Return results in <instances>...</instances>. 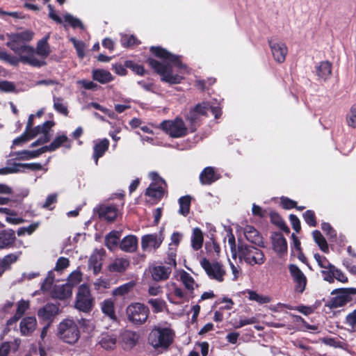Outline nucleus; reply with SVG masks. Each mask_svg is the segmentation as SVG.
I'll use <instances>...</instances> for the list:
<instances>
[{"instance_id":"nucleus-44","label":"nucleus","mask_w":356,"mask_h":356,"mask_svg":"<svg viewBox=\"0 0 356 356\" xmlns=\"http://www.w3.org/2000/svg\"><path fill=\"white\" fill-rule=\"evenodd\" d=\"M192 247L194 250H199L202 248L203 243V234L198 228L193 229L191 238Z\"/></svg>"},{"instance_id":"nucleus-34","label":"nucleus","mask_w":356,"mask_h":356,"mask_svg":"<svg viewBox=\"0 0 356 356\" xmlns=\"http://www.w3.org/2000/svg\"><path fill=\"white\" fill-rule=\"evenodd\" d=\"M99 343L105 350H112L115 347L116 338L112 334H102Z\"/></svg>"},{"instance_id":"nucleus-14","label":"nucleus","mask_w":356,"mask_h":356,"mask_svg":"<svg viewBox=\"0 0 356 356\" xmlns=\"http://www.w3.org/2000/svg\"><path fill=\"white\" fill-rule=\"evenodd\" d=\"M274 60L277 63H282L285 60L288 52L286 45L282 42H277L273 40L268 41Z\"/></svg>"},{"instance_id":"nucleus-25","label":"nucleus","mask_w":356,"mask_h":356,"mask_svg":"<svg viewBox=\"0 0 356 356\" xmlns=\"http://www.w3.org/2000/svg\"><path fill=\"white\" fill-rule=\"evenodd\" d=\"M58 313V307L55 304H47L38 312V316L43 320H50Z\"/></svg>"},{"instance_id":"nucleus-42","label":"nucleus","mask_w":356,"mask_h":356,"mask_svg":"<svg viewBox=\"0 0 356 356\" xmlns=\"http://www.w3.org/2000/svg\"><path fill=\"white\" fill-rule=\"evenodd\" d=\"M243 233L246 239L251 243H257L259 241L260 236L254 227L247 225L245 228H244Z\"/></svg>"},{"instance_id":"nucleus-41","label":"nucleus","mask_w":356,"mask_h":356,"mask_svg":"<svg viewBox=\"0 0 356 356\" xmlns=\"http://www.w3.org/2000/svg\"><path fill=\"white\" fill-rule=\"evenodd\" d=\"M53 102H54V106H53L56 112H58L65 116H67L68 115L67 105L64 102L63 98L54 95L53 96Z\"/></svg>"},{"instance_id":"nucleus-54","label":"nucleus","mask_w":356,"mask_h":356,"mask_svg":"<svg viewBox=\"0 0 356 356\" xmlns=\"http://www.w3.org/2000/svg\"><path fill=\"white\" fill-rule=\"evenodd\" d=\"M64 19L66 22L69 23L74 29L80 28L81 29H84V26L81 21L79 19L76 18L70 14H66L64 16Z\"/></svg>"},{"instance_id":"nucleus-18","label":"nucleus","mask_w":356,"mask_h":356,"mask_svg":"<svg viewBox=\"0 0 356 356\" xmlns=\"http://www.w3.org/2000/svg\"><path fill=\"white\" fill-rule=\"evenodd\" d=\"M168 298L170 302L175 304H181L188 301L187 294L175 284H172Z\"/></svg>"},{"instance_id":"nucleus-2","label":"nucleus","mask_w":356,"mask_h":356,"mask_svg":"<svg viewBox=\"0 0 356 356\" xmlns=\"http://www.w3.org/2000/svg\"><path fill=\"white\" fill-rule=\"evenodd\" d=\"M209 110L211 111L216 119L221 116L222 111L219 103L211 104L209 102H202L189 111L186 116V121L189 124L188 129L191 132L196 131L200 126L201 117L207 115Z\"/></svg>"},{"instance_id":"nucleus-49","label":"nucleus","mask_w":356,"mask_h":356,"mask_svg":"<svg viewBox=\"0 0 356 356\" xmlns=\"http://www.w3.org/2000/svg\"><path fill=\"white\" fill-rule=\"evenodd\" d=\"M123 340L127 345V348H133L138 340V335L133 332H126L124 334Z\"/></svg>"},{"instance_id":"nucleus-29","label":"nucleus","mask_w":356,"mask_h":356,"mask_svg":"<svg viewBox=\"0 0 356 356\" xmlns=\"http://www.w3.org/2000/svg\"><path fill=\"white\" fill-rule=\"evenodd\" d=\"M49 34L47 35L42 39L38 41L35 51L38 55L45 59L50 54V47L48 44Z\"/></svg>"},{"instance_id":"nucleus-47","label":"nucleus","mask_w":356,"mask_h":356,"mask_svg":"<svg viewBox=\"0 0 356 356\" xmlns=\"http://www.w3.org/2000/svg\"><path fill=\"white\" fill-rule=\"evenodd\" d=\"M120 234L118 232H111L106 236L105 239V243L106 247L110 249H114L120 240Z\"/></svg>"},{"instance_id":"nucleus-38","label":"nucleus","mask_w":356,"mask_h":356,"mask_svg":"<svg viewBox=\"0 0 356 356\" xmlns=\"http://www.w3.org/2000/svg\"><path fill=\"white\" fill-rule=\"evenodd\" d=\"M179 275L180 277V280L181 281L186 289L192 292L194 290L195 287L197 286V284L193 277L189 273L184 270H181L179 273Z\"/></svg>"},{"instance_id":"nucleus-30","label":"nucleus","mask_w":356,"mask_h":356,"mask_svg":"<svg viewBox=\"0 0 356 356\" xmlns=\"http://www.w3.org/2000/svg\"><path fill=\"white\" fill-rule=\"evenodd\" d=\"M20 345V340L14 339L11 342H3L0 345V356H8L9 353L13 350L16 352Z\"/></svg>"},{"instance_id":"nucleus-62","label":"nucleus","mask_w":356,"mask_h":356,"mask_svg":"<svg viewBox=\"0 0 356 356\" xmlns=\"http://www.w3.org/2000/svg\"><path fill=\"white\" fill-rule=\"evenodd\" d=\"M322 229L330 240L334 241L337 238V232L330 224H323Z\"/></svg>"},{"instance_id":"nucleus-3","label":"nucleus","mask_w":356,"mask_h":356,"mask_svg":"<svg viewBox=\"0 0 356 356\" xmlns=\"http://www.w3.org/2000/svg\"><path fill=\"white\" fill-rule=\"evenodd\" d=\"M58 336L65 343L74 345L80 339L78 325L72 318H65L58 326Z\"/></svg>"},{"instance_id":"nucleus-48","label":"nucleus","mask_w":356,"mask_h":356,"mask_svg":"<svg viewBox=\"0 0 356 356\" xmlns=\"http://www.w3.org/2000/svg\"><path fill=\"white\" fill-rule=\"evenodd\" d=\"M134 286L135 283L134 282H129L116 288L113 291L112 294L115 296H125L131 291Z\"/></svg>"},{"instance_id":"nucleus-53","label":"nucleus","mask_w":356,"mask_h":356,"mask_svg":"<svg viewBox=\"0 0 356 356\" xmlns=\"http://www.w3.org/2000/svg\"><path fill=\"white\" fill-rule=\"evenodd\" d=\"M82 280V273L76 270L73 271L68 277L67 284L70 286L78 284Z\"/></svg>"},{"instance_id":"nucleus-33","label":"nucleus","mask_w":356,"mask_h":356,"mask_svg":"<svg viewBox=\"0 0 356 356\" xmlns=\"http://www.w3.org/2000/svg\"><path fill=\"white\" fill-rule=\"evenodd\" d=\"M245 293L248 295L249 300L255 301L260 305L269 303L271 301V298L268 296L259 294L253 290L248 289Z\"/></svg>"},{"instance_id":"nucleus-46","label":"nucleus","mask_w":356,"mask_h":356,"mask_svg":"<svg viewBox=\"0 0 356 356\" xmlns=\"http://www.w3.org/2000/svg\"><path fill=\"white\" fill-rule=\"evenodd\" d=\"M191 197L186 195L179 199V213L183 216L188 214L190 211Z\"/></svg>"},{"instance_id":"nucleus-55","label":"nucleus","mask_w":356,"mask_h":356,"mask_svg":"<svg viewBox=\"0 0 356 356\" xmlns=\"http://www.w3.org/2000/svg\"><path fill=\"white\" fill-rule=\"evenodd\" d=\"M125 67L131 69L133 72L138 75H143L145 72V70L142 65L137 64L131 60L126 61Z\"/></svg>"},{"instance_id":"nucleus-32","label":"nucleus","mask_w":356,"mask_h":356,"mask_svg":"<svg viewBox=\"0 0 356 356\" xmlns=\"http://www.w3.org/2000/svg\"><path fill=\"white\" fill-rule=\"evenodd\" d=\"M54 125V122L53 121H46L42 124L38 125L31 130V136L35 137L38 134H42V136H47L50 137L49 131Z\"/></svg>"},{"instance_id":"nucleus-15","label":"nucleus","mask_w":356,"mask_h":356,"mask_svg":"<svg viewBox=\"0 0 356 356\" xmlns=\"http://www.w3.org/2000/svg\"><path fill=\"white\" fill-rule=\"evenodd\" d=\"M163 241L161 234H147L142 238L141 246L142 249L146 252L157 249Z\"/></svg>"},{"instance_id":"nucleus-40","label":"nucleus","mask_w":356,"mask_h":356,"mask_svg":"<svg viewBox=\"0 0 356 356\" xmlns=\"http://www.w3.org/2000/svg\"><path fill=\"white\" fill-rule=\"evenodd\" d=\"M72 294V290L70 286L67 284H63L61 286H57L54 289V296L56 298L63 300L70 297Z\"/></svg>"},{"instance_id":"nucleus-50","label":"nucleus","mask_w":356,"mask_h":356,"mask_svg":"<svg viewBox=\"0 0 356 356\" xmlns=\"http://www.w3.org/2000/svg\"><path fill=\"white\" fill-rule=\"evenodd\" d=\"M147 302L152 306V310L155 313L162 312L165 305V301L161 298H151Z\"/></svg>"},{"instance_id":"nucleus-10","label":"nucleus","mask_w":356,"mask_h":356,"mask_svg":"<svg viewBox=\"0 0 356 356\" xmlns=\"http://www.w3.org/2000/svg\"><path fill=\"white\" fill-rule=\"evenodd\" d=\"M149 314V308L139 302L131 304L127 309L128 319L136 325H142L145 323Z\"/></svg>"},{"instance_id":"nucleus-19","label":"nucleus","mask_w":356,"mask_h":356,"mask_svg":"<svg viewBox=\"0 0 356 356\" xmlns=\"http://www.w3.org/2000/svg\"><path fill=\"white\" fill-rule=\"evenodd\" d=\"M92 159L95 165L98 164V160L102 157L109 147V140L107 138H103L99 140L94 141Z\"/></svg>"},{"instance_id":"nucleus-39","label":"nucleus","mask_w":356,"mask_h":356,"mask_svg":"<svg viewBox=\"0 0 356 356\" xmlns=\"http://www.w3.org/2000/svg\"><path fill=\"white\" fill-rule=\"evenodd\" d=\"M29 307V301L22 300L18 302L15 315L8 321V324L11 325L16 322L27 310Z\"/></svg>"},{"instance_id":"nucleus-22","label":"nucleus","mask_w":356,"mask_h":356,"mask_svg":"<svg viewBox=\"0 0 356 356\" xmlns=\"http://www.w3.org/2000/svg\"><path fill=\"white\" fill-rule=\"evenodd\" d=\"M129 259L124 257L115 258L108 265V270L113 273H123L129 266Z\"/></svg>"},{"instance_id":"nucleus-64","label":"nucleus","mask_w":356,"mask_h":356,"mask_svg":"<svg viewBox=\"0 0 356 356\" xmlns=\"http://www.w3.org/2000/svg\"><path fill=\"white\" fill-rule=\"evenodd\" d=\"M346 323L355 330L356 327V309L346 316Z\"/></svg>"},{"instance_id":"nucleus-6","label":"nucleus","mask_w":356,"mask_h":356,"mask_svg":"<svg viewBox=\"0 0 356 356\" xmlns=\"http://www.w3.org/2000/svg\"><path fill=\"white\" fill-rule=\"evenodd\" d=\"M238 258L250 266H261L264 264L266 257L262 250L252 245H241L238 246Z\"/></svg>"},{"instance_id":"nucleus-9","label":"nucleus","mask_w":356,"mask_h":356,"mask_svg":"<svg viewBox=\"0 0 356 356\" xmlns=\"http://www.w3.org/2000/svg\"><path fill=\"white\" fill-rule=\"evenodd\" d=\"M160 127L172 138H181L188 134V128L179 118L174 120H164L161 123Z\"/></svg>"},{"instance_id":"nucleus-35","label":"nucleus","mask_w":356,"mask_h":356,"mask_svg":"<svg viewBox=\"0 0 356 356\" xmlns=\"http://www.w3.org/2000/svg\"><path fill=\"white\" fill-rule=\"evenodd\" d=\"M101 309L102 312L106 315L110 319L115 320L116 316L115 312L114 302L111 299L104 300L101 303Z\"/></svg>"},{"instance_id":"nucleus-28","label":"nucleus","mask_w":356,"mask_h":356,"mask_svg":"<svg viewBox=\"0 0 356 356\" xmlns=\"http://www.w3.org/2000/svg\"><path fill=\"white\" fill-rule=\"evenodd\" d=\"M92 79L102 84H105L113 80V76L107 70L97 69L92 70Z\"/></svg>"},{"instance_id":"nucleus-7","label":"nucleus","mask_w":356,"mask_h":356,"mask_svg":"<svg viewBox=\"0 0 356 356\" xmlns=\"http://www.w3.org/2000/svg\"><path fill=\"white\" fill-rule=\"evenodd\" d=\"M152 183L146 189L145 195L154 200H161L165 195L167 184L156 172H151L149 174Z\"/></svg>"},{"instance_id":"nucleus-1","label":"nucleus","mask_w":356,"mask_h":356,"mask_svg":"<svg viewBox=\"0 0 356 356\" xmlns=\"http://www.w3.org/2000/svg\"><path fill=\"white\" fill-rule=\"evenodd\" d=\"M150 51L162 59L161 62L155 59L148 60L149 65L161 75V81L170 85L181 83L183 75L188 72V67L180 60V56L159 47H151Z\"/></svg>"},{"instance_id":"nucleus-51","label":"nucleus","mask_w":356,"mask_h":356,"mask_svg":"<svg viewBox=\"0 0 356 356\" xmlns=\"http://www.w3.org/2000/svg\"><path fill=\"white\" fill-rule=\"evenodd\" d=\"M0 213L6 216V220L8 222H22L17 218V214L13 211L7 208H0Z\"/></svg>"},{"instance_id":"nucleus-59","label":"nucleus","mask_w":356,"mask_h":356,"mask_svg":"<svg viewBox=\"0 0 356 356\" xmlns=\"http://www.w3.org/2000/svg\"><path fill=\"white\" fill-rule=\"evenodd\" d=\"M330 270H331V273L334 275V278H336L338 281L343 283L348 282L346 275L334 266H332Z\"/></svg>"},{"instance_id":"nucleus-21","label":"nucleus","mask_w":356,"mask_h":356,"mask_svg":"<svg viewBox=\"0 0 356 356\" xmlns=\"http://www.w3.org/2000/svg\"><path fill=\"white\" fill-rule=\"evenodd\" d=\"M219 179L218 175L213 167H206L200 175V183L203 185H210Z\"/></svg>"},{"instance_id":"nucleus-60","label":"nucleus","mask_w":356,"mask_h":356,"mask_svg":"<svg viewBox=\"0 0 356 356\" xmlns=\"http://www.w3.org/2000/svg\"><path fill=\"white\" fill-rule=\"evenodd\" d=\"M136 38L134 35H122L120 42L124 47H131L136 43Z\"/></svg>"},{"instance_id":"nucleus-12","label":"nucleus","mask_w":356,"mask_h":356,"mask_svg":"<svg viewBox=\"0 0 356 356\" xmlns=\"http://www.w3.org/2000/svg\"><path fill=\"white\" fill-rule=\"evenodd\" d=\"M356 294L355 288L342 289L336 292L328 306L331 308H337L345 305L351 300V296Z\"/></svg>"},{"instance_id":"nucleus-45","label":"nucleus","mask_w":356,"mask_h":356,"mask_svg":"<svg viewBox=\"0 0 356 356\" xmlns=\"http://www.w3.org/2000/svg\"><path fill=\"white\" fill-rule=\"evenodd\" d=\"M69 141L67 136L65 134H62L58 136L55 138V139L50 143V148L55 151L61 145H64V146L67 148H71V145L70 143L65 144Z\"/></svg>"},{"instance_id":"nucleus-5","label":"nucleus","mask_w":356,"mask_h":356,"mask_svg":"<svg viewBox=\"0 0 356 356\" xmlns=\"http://www.w3.org/2000/svg\"><path fill=\"white\" fill-rule=\"evenodd\" d=\"M175 333L170 328H154L148 337L149 343L155 348H168L173 341Z\"/></svg>"},{"instance_id":"nucleus-11","label":"nucleus","mask_w":356,"mask_h":356,"mask_svg":"<svg viewBox=\"0 0 356 356\" xmlns=\"http://www.w3.org/2000/svg\"><path fill=\"white\" fill-rule=\"evenodd\" d=\"M200 264L210 278L218 282L223 281L225 270L221 264L218 262H211L205 258L200 261Z\"/></svg>"},{"instance_id":"nucleus-23","label":"nucleus","mask_w":356,"mask_h":356,"mask_svg":"<svg viewBox=\"0 0 356 356\" xmlns=\"http://www.w3.org/2000/svg\"><path fill=\"white\" fill-rule=\"evenodd\" d=\"M104 250H95L89 259V268L92 270L95 275L98 274L102 269V260Z\"/></svg>"},{"instance_id":"nucleus-63","label":"nucleus","mask_w":356,"mask_h":356,"mask_svg":"<svg viewBox=\"0 0 356 356\" xmlns=\"http://www.w3.org/2000/svg\"><path fill=\"white\" fill-rule=\"evenodd\" d=\"M15 90V86L13 82L8 81H0V90L5 92H13Z\"/></svg>"},{"instance_id":"nucleus-17","label":"nucleus","mask_w":356,"mask_h":356,"mask_svg":"<svg viewBox=\"0 0 356 356\" xmlns=\"http://www.w3.org/2000/svg\"><path fill=\"white\" fill-rule=\"evenodd\" d=\"M28 51L24 55H21L20 60L24 64H29L31 66L40 67L46 65L44 59H39L37 58V53L35 49L31 47L29 49H26Z\"/></svg>"},{"instance_id":"nucleus-8","label":"nucleus","mask_w":356,"mask_h":356,"mask_svg":"<svg viewBox=\"0 0 356 356\" xmlns=\"http://www.w3.org/2000/svg\"><path fill=\"white\" fill-rule=\"evenodd\" d=\"M93 306V298L92 297L89 286L86 284H81L79 289L76 296L74 307L78 310L88 313L90 312Z\"/></svg>"},{"instance_id":"nucleus-43","label":"nucleus","mask_w":356,"mask_h":356,"mask_svg":"<svg viewBox=\"0 0 356 356\" xmlns=\"http://www.w3.org/2000/svg\"><path fill=\"white\" fill-rule=\"evenodd\" d=\"M312 236L314 241L318 245L319 248L323 252L327 253L329 252V248L326 240L325 239L324 236L322 235L321 232L315 230L312 232Z\"/></svg>"},{"instance_id":"nucleus-26","label":"nucleus","mask_w":356,"mask_h":356,"mask_svg":"<svg viewBox=\"0 0 356 356\" xmlns=\"http://www.w3.org/2000/svg\"><path fill=\"white\" fill-rule=\"evenodd\" d=\"M7 46L12 49L15 54L21 57V55H24L31 47L25 44L19 40L14 38L13 36L10 37V40L7 42Z\"/></svg>"},{"instance_id":"nucleus-61","label":"nucleus","mask_w":356,"mask_h":356,"mask_svg":"<svg viewBox=\"0 0 356 356\" xmlns=\"http://www.w3.org/2000/svg\"><path fill=\"white\" fill-rule=\"evenodd\" d=\"M12 36L17 40H19L24 43L25 41H29L33 38V33L29 31H25L21 33L13 34Z\"/></svg>"},{"instance_id":"nucleus-27","label":"nucleus","mask_w":356,"mask_h":356,"mask_svg":"<svg viewBox=\"0 0 356 356\" xmlns=\"http://www.w3.org/2000/svg\"><path fill=\"white\" fill-rule=\"evenodd\" d=\"M316 75L321 80L326 81L332 73V64L329 61H323L316 67Z\"/></svg>"},{"instance_id":"nucleus-56","label":"nucleus","mask_w":356,"mask_h":356,"mask_svg":"<svg viewBox=\"0 0 356 356\" xmlns=\"http://www.w3.org/2000/svg\"><path fill=\"white\" fill-rule=\"evenodd\" d=\"M32 131H25L19 137L16 138L13 143V145H21L22 143L33 138L34 137H32Z\"/></svg>"},{"instance_id":"nucleus-37","label":"nucleus","mask_w":356,"mask_h":356,"mask_svg":"<svg viewBox=\"0 0 356 356\" xmlns=\"http://www.w3.org/2000/svg\"><path fill=\"white\" fill-rule=\"evenodd\" d=\"M20 254L21 252L18 254H10L3 257L0 261V276L6 270L9 268L12 264L15 263L18 259Z\"/></svg>"},{"instance_id":"nucleus-36","label":"nucleus","mask_w":356,"mask_h":356,"mask_svg":"<svg viewBox=\"0 0 356 356\" xmlns=\"http://www.w3.org/2000/svg\"><path fill=\"white\" fill-rule=\"evenodd\" d=\"M15 232L14 231L4 230L0 233V248H4L10 246L15 241Z\"/></svg>"},{"instance_id":"nucleus-31","label":"nucleus","mask_w":356,"mask_h":356,"mask_svg":"<svg viewBox=\"0 0 356 356\" xmlns=\"http://www.w3.org/2000/svg\"><path fill=\"white\" fill-rule=\"evenodd\" d=\"M138 241L136 236L130 235L124 237L120 243L121 250L125 252H134L137 248Z\"/></svg>"},{"instance_id":"nucleus-57","label":"nucleus","mask_w":356,"mask_h":356,"mask_svg":"<svg viewBox=\"0 0 356 356\" xmlns=\"http://www.w3.org/2000/svg\"><path fill=\"white\" fill-rule=\"evenodd\" d=\"M314 259L316 261L318 265L322 268H325V269H330L331 267L333 266L332 264H331L329 261L323 256H321L320 254H314Z\"/></svg>"},{"instance_id":"nucleus-16","label":"nucleus","mask_w":356,"mask_h":356,"mask_svg":"<svg viewBox=\"0 0 356 356\" xmlns=\"http://www.w3.org/2000/svg\"><path fill=\"white\" fill-rule=\"evenodd\" d=\"M272 245L274 251L282 257L287 253V242L281 233L275 232L271 236Z\"/></svg>"},{"instance_id":"nucleus-13","label":"nucleus","mask_w":356,"mask_h":356,"mask_svg":"<svg viewBox=\"0 0 356 356\" xmlns=\"http://www.w3.org/2000/svg\"><path fill=\"white\" fill-rule=\"evenodd\" d=\"M290 275L295 282V291L302 293L307 285V277L302 270L295 264L289 265Z\"/></svg>"},{"instance_id":"nucleus-4","label":"nucleus","mask_w":356,"mask_h":356,"mask_svg":"<svg viewBox=\"0 0 356 356\" xmlns=\"http://www.w3.org/2000/svg\"><path fill=\"white\" fill-rule=\"evenodd\" d=\"M121 216L119 206L111 203H102L94 207L92 220L109 222L120 220Z\"/></svg>"},{"instance_id":"nucleus-20","label":"nucleus","mask_w":356,"mask_h":356,"mask_svg":"<svg viewBox=\"0 0 356 356\" xmlns=\"http://www.w3.org/2000/svg\"><path fill=\"white\" fill-rule=\"evenodd\" d=\"M37 327V320L35 317L28 316L24 318L19 324V330L22 335H31Z\"/></svg>"},{"instance_id":"nucleus-52","label":"nucleus","mask_w":356,"mask_h":356,"mask_svg":"<svg viewBox=\"0 0 356 356\" xmlns=\"http://www.w3.org/2000/svg\"><path fill=\"white\" fill-rule=\"evenodd\" d=\"M70 41L74 44L78 56L83 58L85 56V44L82 41L78 40L74 38H70Z\"/></svg>"},{"instance_id":"nucleus-24","label":"nucleus","mask_w":356,"mask_h":356,"mask_svg":"<svg viewBox=\"0 0 356 356\" xmlns=\"http://www.w3.org/2000/svg\"><path fill=\"white\" fill-rule=\"evenodd\" d=\"M171 271L172 270L170 267L163 266H154L151 270L152 279L157 282L165 280L169 277Z\"/></svg>"},{"instance_id":"nucleus-58","label":"nucleus","mask_w":356,"mask_h":356,"mask_svg":"<svg viewBox=\"0 0 356 356\" xmlns=\"http://www.w3.org/2000/svg\"><path fill=\"white\" fill-rule=\"evenodd\" d=\"M347 124L353 128L356 127V104L353 105L350 108V113L347 116Z\"/></svg>"}]
</instances>
